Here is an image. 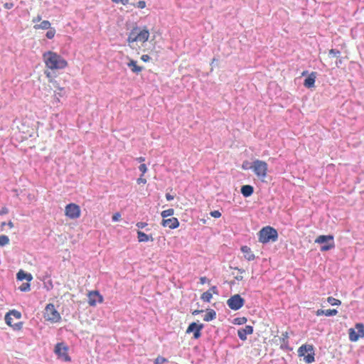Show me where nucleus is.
<instances>
[{"mask_svg": "<svg viewBox=\"0 0 364 364\" xmlns=\"http://www.w3.org/2000/svg\"><path fill=\"white\" fill-rule=\"evenodd\" d=\"M46 66L50 70H62L67 67V61L58 53L48 50L43 54Z\"/></svg>", "mask_w": 364, "mask_h": 364, "instance_id": "obj_1", "label": "nucleus"}, {"mask_svg": "<svg viewBox=\"0 0 364 364\" xmlns=\"http://www.w3.org/2000/svg\"><path fill=\"white\" fill-rule=\"evenodd\" d=\"M258 240L262 244L276 242L278 239V232L271 226L262 228L257 233Z\"/></svg>", "mask_w": 364, "mask_h": 364, "instance_id": "obj_2", "label": "nucleus"}, {"mask_svg": "<svg viewBox=\"0 0 364 364\" xmlns=\"http://www.w3.org/2000/svg\"><path fill=\"white\" fill-rule=\"evenodd\" d=\"M315 242L321 244L320 250L327 252L335 247L334 237L333 235H321L316 237Z\"/></svg>", "mask_w": 364, "mask_h": 364, "instance_id": "obj_3", "label": "nucleus"}, {"mask_svg": "<svg viewBox=\"0 0 364 364\" xmlns=\"http://www.w3.org/2000/svg\"><path fill=\"white\" fill-rule=\"evenodd\" d=\"M298 355L304 356V360L306 363H312L315 361L314 347L313 345L304 344L298 349Z\"/></svg>", "mask_w": 364, "mask_h": 364, "instance_id": "obj_4", "label": "nucleus"}, {"mask_svg": "<svg viewBox=\"0 0 364 364\" xmlns=\"http://www.w3.org/2000/svg\"><path fill=\"white\" fill-rule=\"evenodd\" d=\"M44 317L51 323H57L61 320L59 312L55 309L53 304H48L45 308Z\"/></svg>", "mask_w": 364, "mask_h": 364, "instance_id": "obj_5", "label": "nucleus"}, {"mask_svg": "<svg viewBox=\"0 0 364 364\" xmlns=\"http://www.w3.org/2000/svg\"><path fill=\"white\" fill-rule=\"evenodd\" d=\"M245 304V299L239 294L231 296L227 300L228 307L234 311L240 309Z\"/></svg>", "mask_w": 364, "mask_h": 364, "instance_id": "obj_6", "label": "nucleus"}, {"mask_svg": "<svg viewBox=\"0 0 364 364\" xmlns=\"http://www.w3.org/2000/svg\"><path fill=\"white\" fill-rule=\"evenodd\" d=\"M349 339L351 341H357L360 338L364 337V324L363 323H357L355 328L348 330Z\"/></svg>", "mask_w": 364, "mask_h": 364, "instance_id": "obj_7", "label": "nucleus"}, {"mask_svg": "<svg viewBox=\"0 0 364 364\" xmlns=\"http://www.w3.org/2000/svg\"><path fill=\"white\" fill-rule=\"evenodd\" d=\"M252 170L258 177L264 178L267 176V164L257 159L252 162Z\"/></svg>", "mask_w": 364, "mask_h": 364, "instance_id": "obj_8", "label": "nucleus"}, {"mask_svg": "<svg viewBox=\"0 0 364 364\" xmlns=\"http://www.w3.org/2000/svg\"><path fill=\"white\" fill-rule=\"evenodd\" d=\"M68 346L63 342L58 343L55 346L54 353L57 355L58 358L64 361H70L71 358L68 354Z\"/></svg>", "mask_w": 364, "mask_h": 364, "instance_id": "obj_9", "label": "nucleus"}, {"mask_svg": "<svg viewBox=\"0 0 364 364\" xmlns=\"http://www.w3.org/2000/svg\"><path fill=\"white\" fill-rule=\"evenodd\" d=\"M203 323L192 322L188 325L186 331V333L189 334L193 333V338L198 339L201 336V331L203 329Z\"/></svg>", "mask_w": 364, "mask_h": 364, "instance_id": "obj_10", "label": "nucleus"}, {"mask_svg": "<svg viewBox=\"0 0 364 364\" xmlns=\"http://www.w3.org/2000/svg\"><path fill=\"white\" fill-rule=\"evenodd\" d=\"M65 215L70 219H76L80 216V206L75 203H69L65 206Z\"/></svg>", "mask_w": 364, "mask_h": 364, "instance_id": "obj_11", "label": "nucleus"}, {"mask_svg": "<svg viewBox=\"0 0 364 364\" xmlns=\"http://www.w3.org/2000/svg\"><path fill=\"white\" fill-rule=\"evenodd\" d=\"M103 296L98 291H92L88 294V304L91 306H95L97 304L102 303Z\"/></svg>", "mask_w": 364, "mask_h": 364, "instance_id": "obj_12", "label": "nucleus"}, {"mask_svg": "<svg viewBox=\"0 0 364 364\" xmlns=\"http://www.w3.org/2000/svg\"><path fill=\"white\" fill-rule=\"evenodd\" d=\"M254 331V328L252 326L247 325L244 328H240L237 330V336L241 341H246L247 336L252 334Z\"/></svg>", "mask_w": 364, "mask_h": 364, "instance_id": "obj_13", "label": "nucleus"}, {"mask_svg": "<svg viewBox=\"0 0 364 364\" xmlns=\"http://www.w3.org/2000/svg\"><path fill=\"white\" fill-rule=\"evenodd\" d=\"M317 75L316 72H311L308 75L304 80V86L306 88L314 87Z\"/></svg>", "mask_w": 364, "mask_h": 364, "instance_id": "obj_14", "label": "nucleus"}, {"mask_svg": "<svg viewBox=\"0 0 364 364\" xmlns=\"http://www.w3.org/2000/svg\"><path fill=\"white\" fill-rule=\"evenodd\" d=\"M161 225L164 227H168L170 229H176L179 226V221L176 218L163 219Z\"/></svg>", "mask_w": 364, "mask_h": 364, "instance_id": "obj_15", "label": "nucleus"}, {"mask_svg": "<svg viewBox=\"0 0 364 364\" xmlns=\"http://www.w3.org/2000/svg\"><path fill=\"white\" fill-rule=\"evenodd\" d=\"M149 30L145 27L144 29L139 30L137 31V39L138 41L141 42H146L149 40Z\"/></svg>", "mask_w": 364, "mask_h": 364, "instance_id": "obj_16", "label": "nucleus"}, {"mask_svg": "<svg viewBox=\"0 0 364 364\" xmlns=\"http://www.w3.org/2000/svg\"><path fill=\"white\" fill-rule=\"evenodd\" d=\"M139 30V27L137 26H134L129 32L127 38V42L131 44L134 42H137V31ZM131 46V45H129Z\"/></svg>", "mask_w": 364, "mask_h": 364, "instance_id": "obj_17", "label": "nucleus"}, {"mask_svg": "<svg viewBox=\"0 0 364 364\" xmlns=\"http://www.w3.org/2000/svg\"><path fill=\"white\" fill-rule=\"evenodd\" d=\"M240 250L244 253V257L247 260L252 261V260L255 259V256L252 253V252L251 251V249L248 246L243 245L241 247Z\"/></svg>", "mask_w": 364, "mask_h": 364, "instance_id": "obj_18", "label": "nucleus"}, {"mask_svg": "<svg viewBox=\"0 0 364 364\" xmlns=\"http://www.w3.org/2000/svg\"><path fill=\"white\" fill-rule=\"evenodd\" d=\"M16 279L18 281L26 280L27 282H30L32 280L33 277L31 274L28 273L23 269H20L16 274Z\"/></svg>", "mask_w": 364, "mask_h": 364, "instance_id": "obj_19", "label": "nucleus"}, {"mask_svg": "<svg viewBox=\"0 0 364 364\" xmlns=\"http://www.w3.org/2000/svg\"><path fill=\"white\" fill-rule=\"evenodd\" d=\"M240 193L245 198L250 197L254 193V187L251 185H243L241 186Z\"/></svg>", "mask_w": 364, "mask_h": 364, "instance_id": "obj_20", "label": "nucleus"}, {"mask_svg": "<svg viewBox=\"0 0 364 364\" xmlns=\"http://www.w3.org/2000/svg\"><path fill=\"white\" fill-rule=\"evenodd\" d=\"M137 238L140 242H145L149 240L154 241V238L151 235H146L141 230H137Z\"/></svg>", "mask_w": 364, "mask_h": 364, "instance_id": "obj_21", "label": "nucleus"}, {"mask_svg": "<svg viewBox=\"0 0 364 364\" xmlns=\"http://www.w3.org/2000/svg\"><path fill=\"white\" fill-rule=\"evenodd\" d=\"M127 66L131 69V70L136 74L139 73L143 68L141 66L137 65L136 61L132 59H130L129 61L127 63Z\"/></svg>", "mask_w": 364, "mask_h": 364, "instance_id": "obj_22", "label": "nucleus"}, {"mask_svg": "<svg viewBox=\"0 0 364 364\" xmlns=\"http://www.w3.org/2000/svg\"><path fill=\"white\" fill-rule=\"evenodd\" d=\"M9 316H14L17 319H20L21 318V314L20 311L15 309L10 310L8 313H6L4 318L6 323H10Z\"/></svg>", "mask_w": 364, "mask_h": 364, "instance_id": "obj_23", "label": "nucleus"}, {"mask_svg": "<svg viewBox=\"0 0 364 364\" xmlns=\"http://www.w3.org/2000/svg\"><path fill=\"white\" fill-rule=\"evenodd\" d=\"M216 318V312L213 309H208L206 314L205 315L203 320L205 321H210Z\"/></svg>", "mask_w": 364, "mask_h": 364, "instance_id": "obj_24", "label": "nucleus"}, {"mask_svg": "<svg viewBox=\"0 0 364 364\" xmlns=\"http://www.w3.org/2000/svg\"><path fill=\"white\" fill-rule=\"evenodd\" d=\"M50 23L48 21H43L39 24H36L33 28L35 29H43V30H48L50 28Z\"/></svg>", "mask_w": 364, "mask_h": 364, "instance_id": "obj_25", "label": "nucleus"}, {"mask_svg": "<svg viewBox=\"0 0 364 364\" xmlns=\"http://www.w3.org/2000/svg\"><path fill=\"white\" fill-rule=\"evenodd\" d=\"M247 321V319L246 317H244V316L243 317H237L232 320V323L235 324V325H243Z\"/></svg>", "mask_w": 364, "mask_h": 364, "instance_id": "obj_26", "label": "nucleus"}, {"mask_svg": "<svg viewBox=\"0 0 364 364\" xmlns=\"http://www.w3.org/2000/svg\"><path fill=\"white\" fill-rule=\"evenodd\" d=\"M213 297V294L210 291H207L205 292H204L202 295H201V299L205 302H210V299H212Z\"/></svg>", "mask_w": 364, "mask_h": 364, "instance_id": "obj_27", "label": "nucleus"}, {"mask_svg": "<svg viewBox=\"0 0 364 364\" xmlns=\"http://www.w3.org/2000/svg\"><path fill=\"white\" fill-rule=\"evenodd\" d=\"M173 213H174V210L173 208H169V209L163 210L161 213V215L163 218V219H166V218L173 215Z\"/></svg>", "mask_w": 364, "mask_h": 364, "instance_id": "obj_28", "label": "nucleus"}, {"mask_svg": "<svg viewBox=\"0 0 364 364\" xmlns=\"http://www.w3.org/2000/svg\"><path fill=\"white\" fill-rule=\"evenodd\" d=\"M327 301L332 306H340L341 304V301L339 299H335L332 296L328 297Z\"/></svg>", "mask_w": 364, "mask_h": 364, "instance_id": "obj_29", "label": "nucleus"}, {"mask_svg": "<svg viewBox=\"0 0 364 364\" xmlns=\"http://www.w3.org/2000/svg\"><path fill=\"white\" fill-rule=\"evenodd\" d=\"M9 238L8 236L5 235H0V246L4 247L9 244Z\"/></svg>", "mask_w": 364, "mask_h": 364, "instance_id": "obj_30", "label": "nucleus"}, {"mask_svg": "<svg viewBox=\"0 0 364 364\" xmlns=\"http://www.w3.org/2000/svg\"><path fill=\"white\" fill-rule=\"evenodd\" d=\"M30 284H29V282H27L26 283H23L19 287H18V289H20V291H28L31 288H30Z\"/></svg>", "mask_w": 364, "mask_h": 364, "instance_id": "obj_31", "label": "nucleus"}, {"mask_svg": "<svg viewBox=\"0 0 364 364\" xmlns=\"http://www.w3.org/2000/svg\"><path fill=\"white\" fill-rule=\"evenodd\" d=\"M48 31L46 32V36L48 38V39H52L54 36H55V28H50L49 29H48Z\"/></svg>", "mask_w": 364, "mask_h": 364, "instance_id": "obj_32", "label": "nucleus"}, {"mask_svg": "<svg viewBox=\"0 0 364 364\" xmlns=\"http://www.w3.org/2000/svg\"><path fill=\"white\" fill-rule=\"evenodd\" d=\"M338 314V311L336 309H327L325 310L324 315L326 316H333Z\"/></svg>", "mask_w": 364, "mask_h": 364, "instance_id": "obj_33", "label": "nucleus"}, {"mask_svg": "<svg viewBox=\"0 0 364 364\" xmlns=\"http://www.w3.org/2000/svg\"><path fill=\"white\" fill-rule=\"evenodd\" d=\"M166 362H167V359L162 357V356H158L155 360H154V364H164Z\"/></svg>", "mask_w": 364, "mask_h": 364, "instance_id": "obj_34", "label": "nucleus"}, {"mask_svg": "<svg viewBox=\"0 0 364 364\" xmlns=\"http://www.w3.org/2000/svg\"><path fill=\"white\" fill-rule=\"evenodd\" d=\"M341 54L340 50L337 49H331L329 50V55L331 57H339V55Z\"/></svg>", "mask_w": 364, "mask_h": 364, "instance_id": "obj_35", "label": "nucleus"}, {"mask_svg": "<svg viewBox=\"0 0 364 364\" xmlns=\"http://www.w3.org/2000/svg\"><path fill=\"white\" fill-rule=\"evenodd\" d=\"M242 168L244 170H247L250 168L252 169V163L251 164L249 161H245L242 163Z\"/></svg>", "mask_w": 364, "mask_h": 364, "instance_id": "obj_36", "label": "nucleus"}, {"mask_svg": "<svg viewBox=\"0 0 364 364\" xmlns=\"http://www.w3.org/2000/svg\"><path fill=\"white\" fill-rule=\"evenodd\" d=\"M11 327H12L13 329L15 331L21 330L23 327V323L18 322V323H14V324H12V326H11Z\"/></svg>", "mask_w": 364, "mask_h": 364, "instance_id": "obj_37", "label": "nucleus"}, {"mask_svg": "<svg viewBox=\"0 0 364 364\" xmlns=\"http://www.w3.org/2000/svg\"><path fill=\"white\" fill-rule=\"evenodd\" d=\"M139 170L141 172L142 175H144L147 171V167L145 164H141L139 166Z\"/></svg>", "mask_w": 364, "mask_h": 364, "instance_id": "obj_38", "label": "nucleus"}, {"mask_svg": "<svg viewBox=\"0 0 364 364\" xmlns=\"http://www.w3.org/2000/svg\"><path fill=\"white\" fill-rule=\"evenodd\" d=\"M210 215L215 218H218L221 216V213L219 210H213L210 213Z\"/></svg>", "mask_w": 364, "mask_h": 364, "instance_id": "obj_39", "label": "nucleus"}, {"mask_svg": "<svg viewBox=\"0 0 364 364\" xmlns=\"http://www.w3.org/2000/svg\"><path fill=\"white\" fill-rule=\"evenodd\" d=\"M288 338H289L288 333L287 331L283 332L282 334V338H280V341H282V343H285V342L288 341Z\"/></svg>", "mask_w": 364, "mask_h": 364, "instance_id": "obj_40", "label": "nucleus"}, {"mask_svg": "<svg viewBox=\"0 0 364 364\" xmlns=\"http://www.w3.org/2000/svg\"><path fill=\"white\" fill-rule=\"evenodd\" d=\"M136 6L139 9H144L146 7V2L144 1H139L137 2Z\"/></svg>", "mask_w": 364, "mask_h": 364, "instance_id": "obj_41", "label": "nucleus"}, {"mask_svg": "<svg viewBox=\"0 0 364 364\" xmlns=\"http://www.w3.org/2000/svg\"><path fill=\"white\" fill-rule=\"evenodd\" d=\"M147 223H144V222H138L136 224V226L138 228H140V229H143L146 226H147Z\"/></svg>", "mask_w": 364, "mask_h": 364, "instance_id": "obj_42", "label": "nucleus"}, {"mask_svg": "<svg viewBox=\"0 0 364 364\" xmlns=\"http://www.w3.org/2000/svg\"><path fill=\"white\" fill-rule=\"evenodd\" d=\"M120 217H121V215L119 213H116L112 215V221L116 222L119 220Z\"/></svg>", "mask_w": 364, "mask_h": 364, "instance_id": "obj_43", "label": "nucleus"}, {"mask_svg": "<svg viewBox=\"0 0 364 364\" xmlns=\"http://www.w3.org/2000/svg\"><path fill=\"white\" fill-rule=\"evenodd\" d=\"M141 59L144 62H149L151 60V57L149 55L144 54L141 55Z\"/></svg>", "mask_w": 364, "mask_h": 364, "instance_id": "obj_44", "label": "nucleus"}, {"mask_svg": "<svg viewBox=\"0 0 364 364\" xmlns=\"http://www.w3.org/2000/svg\"><path fill=\"white\" fill-rule=\"evenodd\" d=\"M52 82H53V85L54 87L58 89L59 91H63L64 90V88L60 87L59 86V84H58V82L57 81H53Z\"/></svg>", "mask_w": 364, "mask_h": 364, "instance_id": "obj_45", "label": "nucleus"}, {"mask_svg": "<svg viewBox=\"0 0 364 364\" xmlns=\"http://www.w3.org/2000/svg\"><path fill=\"white\" fill-rule=\"evenodd\" d=\"M281 348L282 349H287V350H291L290 348H289V343H288V341L285 342V343H281Z\"/></svg>", "mask_w": 364, "mask_h": 364, "instance_id": "obj_46", "label": "nucleus"}, {"mask_svg": "<svg viewBox=\"0 0 364 364\" xmlns=\"http://www.w3.org/2000/svg\"><path fill=\"white\" fill-rule=\"evenodd\" d=\"M64 94H65V91L64 90L63 91H59L58 92H55V96L56 97L57 100L59 101L58 97H63L64 95Z\"/></svg>", "mask_w": 364, "mask_h": 364, "instance_id": "obj_47", "label": "nucleus"}, {"mask_svg": "<svg viewBox=\"0 0 364 364\" xmlns=\"http://www.w3.org/2000/svg\"><path fill=\"white\" fill-rule=\"evenodd\" d=\"M208 291H210L212 294L213 293L215 294H218V288L216 286H213L212 287H210V289Z\"/></svg>", "mask_w": 364, "mask_h": 364, "instance_id": "obj_48", "label": "nucleus"}, {"mask_svg": "<svg viewBox=\"0 0 364 364\" xmlns=\"http://www.w3.org/2000/svg\"><path fill=\"white\" fill-rule=\"evenodd\" d=\"M142 174L141 176V177H139L138 179H137V183L138 184H141V183H143V184H145L146 183V180L144 178H142Z\"/></svg>", "mask_w": 364, "mask_h": 364, "instance_id": "obj_49", "label": "nucleus"}, {"mask_svg": "<svg viewBox=\"0 0 364 364\" xmlns=\"http://www.w3.org/2000/svg\"><path fill=\"white\" fill-rule=\"evenodd\" d=\"M9 213V210L6 207H3L1 210H0V215H5V214H7Z\"/></svg>", "mask_w": 364, "mask_h": 364, "instance_id": "obj_50", "label": "nucleus"}, {"mask_svg": "<svg viewBox=\"0 0 364 364\" xmlns=\"http://www.w3.org/2000/svg\"><path fill=\"white\" fill-rule=\"evenodd\" d=\"M324 313H325V310L318 309L316 312V316H319L324 315Z\"/></svg>", "mask_w": 364, "mask_h": 364, "instance_id": "obj_51", "label": "nucleus"}, {"mask_svg": "<svg viewBox=\"0 0 364 364\" xmlns=\"http://www.w3.org/2000/svg\"><path fill=\"white\" fill-rule=\"evenodd\" d=\"M41 21V16L38 15L36 17L33 18L32 21L33 23L39 22Z\"/></svg>", "mask_w": 364, "mask_h": 364, "instance_id": "obj_52", "label": "nucleus"}, {"mask_svg": "<svg viewBox=\"0 0 364 364\" xmlns=\"http://www.w3.org/2000/svg\"><path fill=\"white\" fill-rule=\"evenodd\" d=\"M14 6L13 3H6L4 4V8L7 9H11Z\"/></svg>", "mask_w": 364, "mask_h": 364, "instance_id": "obj_53", "label": "nucleus"}, {"mask_svg": "<svg viewBox=\"0 0 364 364\" xmlns=\"http://www.w3.org/2000/svg\"><path fill=\"white\" fill-rule=\"evenodd\" d=\"M173 196L171 195L170 193L166 194V198L168 201L172 200L173 199Z\"/></svg>", "mask_w": 364, "mask_h": 364, "instance_id": "obj_54", "label": "nucleus"}, {"mask_svg": "<svg viewBox=\"0 0 364 364\" xmlns=\"http://www.w3.org/2000/svg\"><path fill=\"white\" fill-rule=\"evenodd\" d=\"M208 281V279L205 277H202L200 278V282L202 284H204Z\"/></svg>", "mask_w": 364, "mask_h": 364, "instance_id": "obj_55", "label": "nucleus"}, {"mask_svg": "<svg viewBox=\"0 0 364 364\" xmlns=\"http://www.w3.org/2000/svg\"><path fill=\"white\" fill-rule=\"evenodd\" d=\"M202 312H203V310H198V309H196V310H194V311L192 312V314L196 316V315H198V314H200V313H202Z\"/></svg>", "mask_w": 364, "mask_h": 364, "instance_id": "obj_56", "label": "nucleus"}, {"mask_svg": "<svg viewBox=\"0 0 364 364\" xmlns=\"http://www.w3.org/2000/svg\"><path fill=\"white\" fill-rule=\"evenodd\" d=\"M9 321L10 323H6L7 325H9V326H12V321H13V318H11V316H9Z\"/></svg>", "mask_w": 364, "mask_h": 364, "instance_id": "obj_57", "label": "nucleus"}, {"mask_svg": "<svg viewBox=\"0 0 364 364\" xmlns=\"http://www.w3.org/2000/svg\"><path fill=\"white\" fill-rule=\"evenodd\" d=\"M235 279L236 280H237V281H242V279H243V277H242V276H239V275H237V276H236V277H235Z\"/></svg>", "mask_w": 364, "mask_h": 364, "instance_id": "obj_58", "label": "nucleus"}, {"mask_svg": "<svg viewBox=\"0 0 364 364\" xmlns=\"http://www.w3.org/2000/svg\"><path fill=\"white\" fill-rule=\"evenodd\" d=\"M120 3L123 5H127L129 3V0H120Z\"/></svg>", "mask_w": 364, "mask_h": 364, "instance_id": "obj_59", "label": "nucleus"}, {"mask_svg": "<svg viewBox=\"0 0 364 364\" xmlns=\"http://www.w3.org/2000/svg\"><path fill=\"white\" fill-rule=\"evenodd\" d=\"M136 160L139 161V162H142L145 160V159L144 157H139L136 159Z\"/></svg>", "mask_w": 364, "mask_h": 364, "instance_id": "obj_60", "label": "nucleus"}, {"mask_svg": "<svg viewBox=\"0 0 364 364\" xmlns=\"http://www.w3.org/2000/svg\"><path fill=\"white\" fill-rule=\"evenodd\" d=\"M234 269L238 270L240 273H243L245 272L243 269H240L238 267H235Z\"/></svg>", "mask_w": 364, "mask_h": 364, "instance_id": "obj_61", "label": "nucleus"}, {"mask_svg": "<svg viewBox=\"0 0 364 364\" xmlns=\"http://www.w3.org/2000/svg\"><path fill=\"white\" fill-rule=\"evenodd\" d=\"M7 225L9 226L10 228L14 227V223L11 221H9Z\"/></svg>", "mask_w": 364, "mask_h": 364, "instance_id": "obj_62", "label": "nucleus"}, {"mask_svg": "<svg viewBox=\"0 0 364 364\" xmlns=\"http://www.w3.org/2000/svg\"><path fill=\"white\" fill-rule=\"evenodd\" d=\"M308 75H309V74H308V71H307V70L303 71V73H301V75H302V76H305V75H306V76H307Z\"/></svg>", "mask_w": 364, "mask_h": 364, "instance_id": "obj_63", "label": "nucleus"}, {"mask_svg": "<svg viewBox=\"0 0 364 364\" xmlns=\"http://www.w3.org/2000/svg\"><path fill=\"white\" fill-rule=\"evenodd\" d=\"M342 63V60L341 59H339L338 60L336 61V65L337 66H338V64H341Z\"/></svg>", "mask_w": 364, "mask_h": 364, "instance_id": "obj_64", "label": "nucleus"}]
</instances>
